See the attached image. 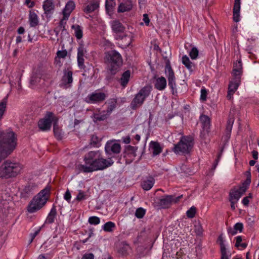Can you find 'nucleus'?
Wrapping results in <instances>:
<instances>
[{"label":"nucleus","mask_w":259,"mask_h":259,"mask_svg":"<svg viewBox=\"0 0 259 259\" xmlns=\"http://www.w3.org/2000/svg\"><path fill=\"white\" fill-rule=\"evenodd\" d=\"M182 197V195L175 197L172 195H167L161 198L158 204L162 208H167L169 207L172 203H177Z\"/></svg>","instance_id":"nucleus-11"},{"label":"nucleus","mask_w":259,"mask_h":259,"mask_svg":"<svg viewBox=\"0 0 259 259\" xmlns=\"http://www.w3.org/2000/svg\"><path fill=\"white\" fill-rule=\"evenodd\" d=\"M54 118V114L48 112L44 118L40 119L38 122V126L42 131H49L51 127Z\"/></svg>","instance_id":"nucleus-10"},{"label":"nucleus","mask_w":259,"mask_h":259,"mask_svg":"<svg viewBox=\"0 0 259 259\" xmlns=\"http://www.w3.org/2000/svg\"><path fill=\"white\" fill-rule=\"evenodd\" d=\"M115 6L116 3L114 0H106V8L108 12L113 11Z\"/></svg>","instance_id":"nucleus-45"},{"label":"nucleus","mask_w":259,"mask_h":259,"mask_svg":"<svg viewBox=\"0 0 259 259\" xmlns=\"http://www.w3.org/2000/svg\"><path fill=\"white\" fill-rule=\"evenodd\" d=\"M165 73L168 79V85L171 89L172 94L177 92L176 77L170 64L169 62L166 63L165 67Z\"/></svg>","instance_id":"nucleus-9"},{"label":"nucleus","mask_w":259,"mask_h":259,"mask_svg":"<svg viewBox=\"0 0 259 259\" xmlns=\"http://www.w3.org/2000/svg\"><path fill=\"white\" fill-rule=\"evenodd\" d=\"M49 193V188H46L41 190L30 201L27 206V211L32 213L40 210L48 200Z\"/></svg>","instance_id":"nucleus-3"},{"label":"nucleus","mask_w":259,"mask_h":259,"mask_svg":"<svg viewBox=\"0 0 259 259\" xmlns=\"http://www.w3.org/2000/svg\"><path fill=\"white\" fill-rule=\"evenodd\" d=\"M196 213V208L195 206H193L189 210L187 211L186 214L187 216L189 218L192 219L195 217Z\"/></svg>","instance_id":"nucleus-49"},{"label":"nucleus","mask_w":259,"mask_h":259,"mask_svg":"<svg viewBox=\"0 0 259 259\" xmlns=\"http://www.w3.org/2000/svg\"><path fill=\"white\" fill-rule=\"evenodd\" d=\"M68 19V17H66L63 15V18L60 20L59 25V29L62 31L65 29V27L66 25V21Z\"/></svg>","instance_id":"nucleus-53"},{"label":"nucleus","mask_w":259,"mask_h":259,"mask_svg":"<svg viewBox=\"0 0 259 259\" xmlns=\"http://www.w3.org/2000/svg\"><path fill=\"white\" fill-rule=\"evenodd\" d=\"M40 229L37 230L34 233L31 234V239L29 241V243H31L33 241V239L35 238V237L38 235V234L39 233Z\"/></svg>","instance_id":"nucleus-62"},{"label":"nucleus","mask_w":259,"mask_h":259,"mask_svg":"<svg viewBox=\"0 0 259 259\" xmlns=\"http://www.w3.org/2000/svg\"><path fill=\"white\" fill-rule=\"evenodd\" d=\"M87 196L84 192H83L81 190L78 191V194H77V195L76 197V199L77 201H81V200L87 199Z\"/></svg>","instance_id":"nucleus-54"},{"label":"nucleus","mask_w":259,"mask_h":259,"mask_svg":"<svg viewBox=\"0 0 259 259\" xmlns=\"http://www.w3.org/2000/svg\"><path fill=\"white\" fill-rule=\"evenodd\" d=\"M72 28L74 29L76 37L78 39H81L82 37V30L81 27L78 25H72Z\"/></svg>","instance_id":"nucleus-40"},{"label":"nucleus","mask_w":259,"mask_h":259,"mask_svg":"<svg viewBox=\"0 0 259 259\" xmlns=\"http://www.w3.org/2000/svg\"><path fill=\"white\" fill-rule=\"evenodd\" d=\"M240 1L241 0H234V6H233V20L238 22L239 21L240 17Z\"/></svg>","instance_id":"nucleus-22"},{"label":"nucleus","mask_w":259,"mask_h":259,"mask_svg":"<svg viewBox=\"0 0 259 259\" xmlns=\"http://www.w3.org/2000/svg\"><path fill=\"white\" fill-rule=\"evenodd\" d=\"M109 116V115L106 112L105 110L101 111L98 109L95 112H94L92 116V118H93V120L94 122L97 123L107 119Z\"/></svg>","instance_id":"nucleus-17"},{"label":"nucleus","mask_w":259,"mask_h":259,"mask_svg":"<svg viewBox=\"0 0 259 259\" xmlns=\"http://www.w3.org/2000/svg\"><path fill=\"white\" fill-rule=\"evenodd\" d=\"M6 239V235L2 232L0 231V245L5 242Z\"/></svg>","instance_id":"nucleus-61"},{"label":"nucleus","mask_w":259,"mask_h":259,"mask_svg":"<svg viewBox=\"0 0 259 259\" xmlns=\"http://www.w3.org/2000/svg\"><path fill=\"white\" fill-rule=\"evenodd\" d=\"M207 91L205 89H202L201 90V96L200 99L202 101H205L206 100Z\"/></svg>","instance_id":"nucleus-56"},{"label":"nucleus","mask_w":259,"mask_h":259,"mask_svg":"<svg viewBox=\"0 0 259 259\" xmlns=\"http://www.w3.org/2000/svg\"><path fill=\"white\" fill-rule=\"evenodd\" d=\"M243 224L241 223H236L233 228H229L228 229V232L229 234H230L232 235H235L237 231H239L240 232H242L243 229Z\"/></svg>","instance_id":"nucleus-32"},{"label":"nucleus","mask_w":259,"mask_h":259,"mask_svg":"<svg viewBox=\"0 0 259 259\" xmlns=\"http://www.w3.org/2000/svg\"><path fill=\"white\" fill-rule=\"evenodd\" d=\"M242 237L240 236H238L236 237V243L235 246L238 247L239 246L241 247L242 248H245L247 246V244L246 243H241L242 241Z\"/></svg>","instance_id":"nucleus-48"},{"label":"nucleus","mask_w":259,"mask_h":259,"mask_svg":"<svg viewBox=\"0 0 259 259\" xmlns=\"http://www.w3.org/2000/svg\"><path fill=\"white\" fill-rule=\"evenodd\" d=\"M111 26L112 31L115 33L123 32L125 30L124 26L119 20H114L111 22Z\"/></svg>","instance_id":"nucleus-23"},{"label":"nucleus","mask_w":259,"mask_h":259,"mask_svg":"<svg viewBox=\"0 0 259 259\" xmlns=\"http://www.w3.org/2000/svg\"><path fill=\"white\" fill-rule=\"evenodd\" d=\"M152 90V87L146 85L142 88L139 92L135 95L134 99L131 102V107L132 109L135 110L141 106L144 103L145 99L150 95Z\"/></svg>","instance_id":"nucleus-6"},{"label":"nucleus","mask_w":259,"mask_h":259,"mask_svg":"<svg viewBox=\"0 0 259 259\" xmlns=\"http://www.w3.org/2000/svg\"><path fill=\"white\" fill-rule=\"evenodd\" d=\"M193 146V138L191 137L183 136L180 142L175 145L174 151L176 153H188Z\"/></svg>","instance_id":"nucleus-7"},{"label":"nucleus","mask_w":259,"mask_h":259,"mask_svg":"<svg viewBox=\"0 0 259 259\" xmlns=\"http://www.w3.org/2000/svg\"><path fill=\"white\" fill-rule=\"evenodd\" d=\"M248 187L242 184L238 189H236L242 195L247 189Z\"/></svg>","instance_id":"nucleus-57"},{"label":"nucleus","mask_w":259,"mask_h":259,"mask_svg":"<svg viewBox=\"0 0 259 259\" xmlns=\"http://www.w3.org/2000/svg\"><path fill=\"white\" fill-rule=\"evenodd\" d=\"M85 164H77L75 166L76 173H89L98 170H103L111 166L113 161L111 159L102 158L99 151H92L86 154L83 158Z\"/></svg>","instance_id":"nucleus-1"},{"label":"nucleus","mask_w":259,"mask_h":259,"mask_svg":"<svg viewBox=\"0 0 259 259\" xmlns=\"http://www.w3.org/2000/svg\"><path fill=\"white\" fill-rule=\"evenodd\" d=\"M34 189V186L33 185L29 184L25 187L23 190V194H25L26 196L32 194Z\"/></svg>","instance_id":"nucleus-42"},{"label":"nucleus","mask_w":259,"mask_h":259,"mask_svg":"<svg viewBox=\"0 0 259 259\" xmlns=\"http://www.w3.org/2000/svg\"><path fill=\"white\" fill-rule=\"evenodd\" d=\"M120 39L122 40L121 45L124 47H128L132 42L133 40V35L132 34H124L123 35H119L117 37V39Z\"/></svg>","instance_id":"nucleus-24"},{"label":"nucleus","mask_w":259,"mask_h":259,"mask_svg":"<svg viewBox=\"0 0 259 259\" xmlns=\"http://www.w3.org/2000/svg\"><path fill=\"white\" fill-rule=\"evenodd\" d=\"M150 148L152 150L153 155H158L162 152L161 147L157 142H151L150 143Z\"/></svg>","instance_id":"nucleus-31"},{"label":"nucleus","mask_w":259,"mask_h":259,"mask_svg":"<svg viewBox=\"0 0 259 259\" xmlns=\"http://www.w3.org/2000/svg\"><path fill=\"white\" fill-rule=\"evenodd\" d=\"M218 241L219 242L220 245L221 252L227 251L225 244L224 243V240L222 235H220L218 239Z\"/></svg>","instance_id":"nucleus-52"},{"label":"nucleus","mask_w":259,"mask_h":259,"mask_svg":"<svg viewBox=\"0 0 259 259\" xmlns=\"http://www.w3.org/2000/svg\"><path fill=\"white\" fill-rule=\"evenodd\" d=\"M81 259H94V255L92 253H85Z\"/></svg>","instance_id":"nucleus-58"},{"label":"nucleus","mask_w":259,"mask_h":259,"mask_svg":"<svg viewBox=\"0 0 259 259\" xmlns=\"http://www.w3.org/2000/svg\"><path fill=\"white\" fill-rule=\"evenodd\" d=\"M198 54L199 51L198 49L195 47H193L189 53V56L192 59H196L198 56Z\"/></svg>","instance_id":"nucleus-50"},{"label":"nucleus","mask_w":259,"mask_h":259,"mask_svg":"<svg viewBox=\"0 0 259 259\" xmlns=\"http://www.w3.org/2000/svg\"><path fill=\"white\" fill-rule=\"evenodd\" d=\"M106 60L108 65L111 66L110 70L113 74L115 73L122 64L121 55L115 50H112L106 53Z\"/></svg>","instance_id":"nucleus-5"},{"label":"nucleus","mask_w":259,"mask_h":259,"mask_svg":"<svg viewBox=\"0 0 259 259\" xmlns=\"http://www.w3.org/2000/svg\"><path fill=\"white\" fill-rule=\"evenodd\" d=\"M105 150L108 154H118L121 151V146L114 141H109L105 145Z\"/></svg>","instance_id":"nucleus-13"},{"label":"nucleus","mask_w":259,"mask_h":259,"mask_svg":"<svg viewBox=\"0 0 259 259\" xmlns=\"http://www.w3.org/2000/svg\"><path fill=\"white\" fill-rule=\"evenodd\" d=\"M64 198L68 202L70 201L71 198V195L69 190L66 191L64 196Z\"/></svg>","instance_id":"nucleus-59"},{"label":"nucleus","mask_w":259,"mask_h":259,"mask_svg":"<svg viewBox=\"0 0 259 259\" xmlns=\"http://www.w3.org/2000/svg\"><path fill=\"white\" fill-rule=\"evenodd\" d=\"M7 101L6 99H3L0 102V120L2 119L4 113L6 110Z\"/></svg>","instance_id":"nucleus-46"},{"label":"nucleus","mask_w":259,"mask_h":259,"mask_svg":"<svg viewBox=\"0 0 259 259\" xmlns=\"http://www.w3.org/2000/svg\"><path fill=\"white\" fill-rule=\"evenodd\" d=\"M243 72L242 64L240 59L234 63L232 70L233 77H238L241 79Z\"/></svg>","instance_id":"nucleus-19"},{"label":"nucleus","mask_w":259,"mask_h":259,"mask_svg":"<svg viewBox=\"0 0 259 259\" xmlns=\"http://www.w3.org/2000/svg\"><path fill=\"white\" fill-rule=\"evenodd\" d=\"M88 222L91 225H97L100 223V219L97 217L93 216L89 218Z\"/></svg>","instance_id":"nucleus-51"},{"label":"nucleus","mask_w":259,"mask_h":259,"mask_svg":"<svg viewBox=\"0 0 259 259\" xmlns=\"http://www.w3.org/2000/svg\"><path fill=\"white\" fill-rule=\"evenodd\" d=\"M241 82V79L238 77H233L230 81L228 87V94L227 98L230 100L232 98L233 95L237 90Z\"/></svg>","instance_id":"nucleus-15"},{"label":"nucleus","mask_w":259,"mask_h":259,"mask_svg":"<svg viewBox=\"0 0 259 259\" xmlns=\"http://www.w3.org/2000/svg\"><path fill=\"white\" fill-rule=\"evenodd\" d=\"M40 81V75L37 73L32 74L30 80V85L31 88H33Z\"/></svg>","instance_id":"nucleus-34"},{"label":"nucleus","mask_w":259,"mask_h":259,"mask_svg":"<svg viewBox=\"0 0 259 259\" xmlns=\"http://www.w3.org/2000/svg\"><path fill=\"white\" fill-rule=\"evenodd\" d=\"M53 131L55 137L58 140H61L62 138V133L61 129L59 127L56 122L54 123Z\"/></svg>","instance_id":"nucleus-39"},{"label":"nucleus","mask_w":259,"mask_h":259,"mask_svg":"<svg viewBox=\"0 0 259 259\" xmlns=\"http://www.w3.org/2000/svg\"><path fill=\"white\" fill-rule=\"evenodd\" d=\"M25 4L30 8H32L34 6V2L31 0H26Z\"/></svg>","instance_id":"nucleus-63"},{"label":"nucleus","mask_w":259,"mask_h":259,"mask_svg":"<svg viewBox=\"0 0 259 259\" xmlns=\"http://www.w3.org/2000/svg\"><path fill=\"white\" fill-rule=\"evenodd\" d=\"M29 21L31 27H34L38 24V18L34 11L31 10L29 14Z\"/></svg>","instance_id":"nucleus-27"},{"label":"nucleus","mask_w":259,"mask_h":259,"mask_svg":"<svg viewBox=\"0 0 259 259\" xmlns=\"http://www.w3.org/2000/svg\"><path fill=\"white\" fill-rule=\"evenodd\" d=\"M234 122V117L233 116L231 117L230 116L229 117V119L228 120V122H227V124L226 128V132L228 134H230V133L231 132Z\"/></svg>","instance_id":"nucleus-44"},{"label":"nucleus","mask_w":259,"mask_h":259,"mask_svg":"<svg viewBox=\"0 0 259 259\" xmlns=\"http://www.w3.org/2000/svg\"><path fill=\"white\" fill-rule=\"evenodd\" d=\"M131 76V72L127 70L125 71L122 75L121 77V84L123 87H125L128 83Z\"/></svg>","instance_id":"nucleus-37"},{"label":"nucleus","mask_w":259,"mask_h":259,"mask_svg":"<svg viewBox=\"0 0 259 259\" xmlns=\"http://www.w3.org/2000/svg\"><path fill=\"white\" fill-rule=\"evenodd\" d=\"M106 98L105 93L97 90L89 94L85 98V102L88 104H100L105 101Z\"/></svg>","instance_id":"nucleus-8"},{"label":"nucleus","mask_w":259,"mask_h":259,"mask_svg":"<svg viewBox=\"0 0 259 259\" xmlns=\"http://www.w3.org/2000/svg\"><path fill=\"white\" fill-rule=\"evenodd\" d=\"M137 148L132 146H128L126 150L124 157L126 158V161L129 160L130 162L135 159L136 156V151Z\"/></svg>","instance_id":"nucleus-20"},{"label":"nucleus","mask_w":259,"mask_h":259,"mask_svg":"<svg viewBox=\"0 0 259 259\" xmlns=\"http://www.w3.org/2000/svg\"><path fill=\"white\" fill-rule=\"evenodd\" d=\"M166 80L164 77L161 76L156 79L154 87L158 90L162 91L166 88Z\"/></svg>","instance_id":"nucleus-25"},{"label":"nucleus","mask_w":259,"mask_h":259,"mask_svg":"<svg viewBox=\"0 0 259 259\" xmlns=\"http://www.w3.org/2000/svg\"><path fill=\"white\" fill-rule=\"evenodd\" d=\"M57 57L58 58H65L67 55V51L66 50L58 51L57 52Z\"/></svg>","instance_id":"nucleus-55"},{"label":"nucleus","mask_w":259,"mask_h":259,"mask_svg":"<svg viewBox=\"0 0 259 259\" xmlns=\"http://www.w3.org/2000/svg\"><path fill=\"white\" fill-rule=\"evenodd\" d=\"M75 8V4L73 1H69L65 5V7L63 11V15L65 16L66 18L69 17L71 12Z\"/></svg>","instance_id":"nucleus-26"},{"label":"nucleus","mask_w":259,"mask_h":259,"mask_svg":"<svg viewBox=\"0 0 259 259\" xmlns=\"http://www.w3.org/2000/svg\"><path fill=\"white\" fill-rule=\"evenodd\" d=\"M117 12L119 13L129 12L132 10L134 6L132 0H118Z\"/></svg>","instance_id":"nucleus-16"},{"label":"nucleus","mask_w":259,"mask_h":259,"mask_svg":"<svg viewBox=\"0 0 259 259\" xmlns=\"http://www.w3.org/2000/svg\"><path fill=\"white\" fill-rule=\"evenodd\" d=\"M17 141V136L13 131H0V162L14 150Z\"/></svg>","instance_id":"nucleus-2"},{"label":"nucleus","mask_w":259,"mask_h":259,"mask_svg":"<svg viewBox=\"0 0 259 259\" xmlns=\"http://www.w3.org/2000/svg\"><path fill=\"white\" fill-rule=\"evenodd\" d=\"M72 71L69 70H65L63 71V75L61 80L60 87L64 89H66L71 87L73 82Z\"/></svg>","instance_id":"nucleus-12"},{"label":"nucleus","mask_w":259,"mask_h":259,"mask_svg":"<svg viewBox=\"0 0 259 259\" xmlns=\"http://www.w3.org/2000/svg\"><path fill=\"white\" fill-rule=\"evenodd\" d=\"M249 197H245L242 199V202L243 205L247 206L249 203Z\"/></svg>","instance_id":"nucleus-64"},{"label":"nucleus","mask_w":259,"mask_h":259,"mask_svg":"<svg viewBox=\"0 0 259 259\" xmlns=\"http://www.w3.org/2000/svg\"><path fill=\"white\" fill-rule=\"evenodd\" d=\"M146 213V210L142 207H140L137 209L135 215L137 218L142 219L144 217Z\"/></svg>","instance_id":"nucleus-47"},{"label":"nucleus","mask_w":259,"mask_h":259,"mask_svg":"<svg viewBox=\"0 0 259 259\" xmlns=\"http://www.w3.org/2000/svg\"><path fill=\"white\" fill-rule=\"evenodd\" d=\"M42 8L46 16L50 17L55 10V5L53 0H45L43 3Z\"/></svg>","instance_id":"nucleus-18"},{"label":"nucleus","mask_w":259,"mask_h":259,"mask_svg":"<svg viewBox=\"0 0 259 259\" xmlns=\"http://www.w3.org/2000/svg\"><path fill=\"white\" fill-rule=\"evenodd\" d=\"M234 122V117L233 116L231 117L230 116L229 117V119L228 120V122H227V124L226 128V132L228 134H230V133L231 132Z\"/></svg>","instance_id":"nucleus-43"},{"label":"nucleus","mask_w":259,"mask_h":259,"mask_svg":"<svg viewBox=\"0 0 259 259\" xmlns=\"http://www.w3.org/2000/svg\"><path fill=\"white\" fill-rule=\"evenodd\" d=\"M154 182L155 180L154 178L152 177H149L147 180H144L142 182L141 186L142 188L144 190L148 191L152 188V187L154 185Z\"/></svg>","instance_id":"nucleus-28"},{"label":"nucleus","mask_w":259,"mask_h":259,"mask_svg":"<svg viewBox=\"0 0 259 259\" xmlns=\"http://www.w3.org/2000/svg\"><path fill=\"white\" fill-rule=\"evenodd\" d=\"M182 63L190 71H192L193 70L194 64L190 61L187 56L185 55L183 56Z\"/></svg>","instance_id":"nucleus-36"},{"label":"nucleus","mask_w":259,"mask_h":259,"mask_svg":"<svg viewBox=\"0 0 259 259\" xmlns=\"http://www.w3.org/2000/svg\"><path fill=\"white\" fill-rule=\"evenodd\" d=\"M87 51L83 45H80L77 49V64L80 69H84V59L87 58Z\"/></svg>","instance_id":"nucleus-14"},{"label":"nucleus","mask_w":259,"mask_h":259,"mask_svg":"<svg viewBox=\"0 0 259 259\" xmlns=\"http://www.w3.org/2000/svg\"><path fill=\"white\" fill-rule=\"evenodd\" d=\"M107 104L108 107L105 111L110 115L116 107L117 100L115 99H110L108 101Z\"/></svg>","instance_id":"nucleus-30"},{"label":"nucleus","mask_w":259,"mask_h":259,"mask_svg":"<svg viewBox=\"0 0 259 259\" xmlns=\"http://www.w3.org/2000/svg\"><path fill=\"white\" fill-rule=\"evenodd\" d=\"M130 248V245L124 241L119 243L117 245V252L122 256L127 255Z\"/></svg>","instance_id":"nucleus-21"},{"label":"nucleus","mask_w":259,"mask_h":259,"mask_svg":"<svg viewBox=\"0 0 259 259\" xmlns=\"http://www.w3.org/2000/svg\"><path fill=\"white\" fill-rule=\"evenodd\" d=\"M99 7V4L98 2H94L92 4H90L86 6L83 9V12L86 14L91 13L96 9H97Z\"/></svg>","instance_id":"nucleus-33"},{"label":"nucleus","mask_w":259,"mask_h":259,"mask_svg":"<svg viewBox=\"0 0 259 259\" xmlns=\"http://www.w3.org/2000/svg\"><path fill=\"white\" fill-rule=\"evenodd\" d=\"M115 227V225L112 222H108L103 226V229L105 232H112Z\"/></svg>","instance_id":"nucleus-41"},{"label":"nucleus","mask_w":259,"mask_h":259,"mask_svg":"<svg viewBox=\"0 0 259 259\" xmlns=\"http://www.w3.org/2000/svg\"><path fill=\"white\" fill-rule=\"evenodd\" d=\"M241 196V194H240L236 189L231 190L229 193V200L238 201Z\"/></svg>","instance_id":"nucleus-35"},{"label":"nucleus","mask_w":259,"mask_h":259,"mask_svg":"<svg viewBox=\"0 0 259 259\" xmlns=\"http://www.w3.org/2000/svg\"><path fill=\"white\" fill-rule=\"evenodd\" d=\"M22 169V166L20 164L7 160L0 166V178L8 179L15 177Z\"/></svg>","instance_id":"nucleus-4"},{"label":"nucleus","mask_w":259,"mask_h":259,"mask_svg":"<svg viewBox=\"0 0 259 259\" xmlns=\"http://www.w3.org/2000/svg\"><path fill=\"white\" fill-rule=\"evenodd\" d=\"M57 210L55 206H53L50 212H49L48 217L46 220L45 223L46 224H51L54 222L55 219L57 215Z\"/></svg>","instance_id":"nucleus-29"},{"label":"nucleus","mask_w":259,"mask_h":259,"mask_svg":"<svg viewBox=\"0 0 259 259\" xmlns=\"http://www.w3.org/2000/svg\"><path fill=\"white\" fill-rule=\"evenodd\" d=\"M143 21L145 22L146 25H148L150 22V20L148 17V14H144L143 15Z\"/></svg>","instance_id":"nucleus-60"},{"label":"nucleus","mask_w":259,"mask_h":259,"mask_svg":"<svg viewBox=\"0 0 259 259\" xmlns=\"http://www.w3.org/2000/svg\"><path fill=\"white\" fill-rule=\"evenodd\" d=\"M200 122L202 124L204 128H208L210 126V118L206 115H202L200 117Z\"/></svg>","instance_id":"nucleus-38"}]
</instances>
